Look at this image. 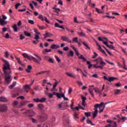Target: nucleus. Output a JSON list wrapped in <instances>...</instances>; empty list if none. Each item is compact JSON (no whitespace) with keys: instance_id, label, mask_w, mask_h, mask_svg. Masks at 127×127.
I'll return each instance as SVG.
<instances>
[{"instance_id":"a878e982","label":"nucleus","mask_w":127,"mask_h":127,"mask_svg":"<svg viewBox=\"0 0 127 127\" xmlns=\"http://www.w3.org/2000/svg\"><path fill=\"white\" fill-rule=\"evenodd\" d=\"M15 58L17 60L18 63L19 64H20V65H23V64H22L21 63V61H20V58H18V57H17L15 56Z\"/></svg>"},{"instance_id":"ea45409f","label":"nucleus","mask_w":127,"mask_h":127,"mask_svg":"<svg viewBox=\"0 0 127 127\" xmlns=\"http://www.w3.org/2000/svg\"><path fill=\"white\" fill-rule=\"evenodd\" d=\"M88 91H89L90 94H91L92 97H93V98H95V96L94 95V92H93V91L91 90V88H89L88 89Z\"/></svg>"},{"instance_id":"ddd939ff","label":"nucleus","mask_w":127,"mask_h":127,"mask_svg":"<svg viewBox=\"0 0 127 127\" xmlns=\"http://www.w3.org/2000/svg\"><path fill=\"white\" fill-rule=\"evenodd\" d=\"M81 99L82 100V102L81 103L82 106H83V107H86V100H87V98H86V97L81 95Z\"/></svg>"},{"instance_id":"c756f323","label":"nucleus","mask_w":127,"mask_h":127,"mask_svg":"<svg viewBox=\"0 0 127 127\" xmlns=\"http://www.w3.org/2000/svg\"><path fill=\"white\" fill-rule=\"evenodd\" d=\"M24 90H30V85H25L24 86Z\"/></svg>"},{"instance_id":"412c9836","label":"nucleus","mask_w":127,"mask_h":127,"mask_svg":"<svg viewBox=\"0 0 127 127\" xmlns=\"http://www.w3.org/2000/svg\"><path fill=\"white\" fill-rule=\"evenodd\" d=\"M29 113H30V110H26L23 113V115H25V116H27L30 118L31 117V116H29Z\"/></svg>"},{"instance_id":"7c9ffc66","label":"nucleus","mask_w":127,"mask_h":127,"mask_svg":"<svg viewBox=\"0 0 127 127\" xmlns=\"http://www.w3.org/2000/svg\"><path fill=\"white\" fill-rule=\"evenodd\" d=\"M82 44L84 45V46H85L86 48H87L88 49H89V50H90L91 49V48H90V47H89V46L88 45V44H87V43L83 42H82Z\"/></svg>"},{"instance_id":"4d7b16f0","label":"nucleus","mask_w":127,"mask_h":127,"mask_svg":"<svg viewBox=\"0 0 127 127\" xmlns=\"http://www.w3.org/2000/svg\"><path fill=\"white\" fill-rule=\"evenodd\" d=\"M34 102H36V103H40V99L39 98H35L34 99Z\"/></svg>"},{"instance_id":"dca6fc26","label":"nucleus","mask_w":127,"mask_h":127,"mask_svg":"<svg viewBox=\"0 0 127 127\" xmlns=\"http://www.w3.org/2000/svg\"><path fill=\"white\" fill-rule=\"evenodd\" d=\"M59 47H60L59 45H56L55 44H52L51 46V48L52 49H58V48H59Z\"/></svg>"},{"instance_id":"aec40b11","label":"nucleus","mask_w":127,"mask_h":127,"mask_svg":"<svg viewBox=\"0 0 127 127\" xmlns=\"http://www.w3.org/2000/svg\"><path fill=\"white\" fill-rule=\"evenodd\" d=\"M77 34L79 36H82V37H86V34L84 33V32H77Z\"/></svg>"},{"instance_id":"052dcab7","label":"nucleus","mask_w":127,"mask_h":127,"mask_svg":"<svg viewBox=\"0 0 127 127\" xmlns=\"http://www.w3.org/2000/svg\"><path fill=\"white\" fill-rule=\"evenodd\" d=\"M94 90L95 92V93H99L100 92V89L98 88H94Z\"/></svg>"},{"instance_id":"72a5a7b5","label":"nucleus","mask_w":127,"mask_h":127,"mask_svg":"<svg viewBox=\"0 0 127 127\" xmlns=\"http://www.w3.org/2000/svg\"><path fill=\"white\" fill-rule=\"evenodd\" d=\"M87 64L88 65V69H91L93 67V64H91L90 61H87Z\"/></svg>"},{"instance_id":"e2e57ef3","label":"nucleus","mask_w":127,"mask_h":127,"mask_svg":"<svg viewBox=\"0 0 127 127\" xmlns=\"http://www.w3.org/2000/svg\"><path fill=\"white\" fill-rule=\"evenodd\" d=\"M33 44H38V43L39 42V40H33L32 41Z\"/></svg>"},{"instance_id":"2eb2a0df","label":"nucleus","mask_w":127,"mask_h":127,"mask_svg":"<svg viewBox=\"0 0 127 127\" xmlns=\"http://www.w3.org/2000/svg\"><path fill=\"white\" fill-rule=\"evenodd\" d=\"M44 105L43 104H40L38 105V110H39V111L44 110Z\"/></svg>"},{"instance_id":"603ef678","label":"nucleus","mask_w":127,"mask_h":127,"mask_svg":"<svg viewBox=\"0 0 127 127\" xmlns=\"http://www.w3.org/2000/svg\"><path fill=\"white\" fill-rule=\"evenodd\" d=\"M95 9H96V12H98V13H103V11H102L99 8H95Z\"/></svg>"},{"instance_id":"4468645a","label":"nucleus","mask_w":127,"mask_h":127,"mask_svg":"<svg viewBox=\"0 0 127 127\" xmlns=\"http://www.w3.org/2000/svg\"><path fill=\"white\" fill-rule=\"evenodd\" d=\"M46 33L44 34V38H47V37H51L52 34L46 31Z\"/></svg>"},{"instance_id":"0e129e2a","label":"nucleus","mask_w":127,"mask_h":127,"mask_svg":"<svg viewBox=\"0 0 127 127\" xmlns=\"http://www.w3.org/2000/svg\"><path fill=\"white\" fill-rule=\"evenodd\" d=\"M115 86L116 87H121L122 86V84H121V82H119V83L115 84Z\"/></svg>"},{"instance_id":"69168bd1","label":"nucleus","mask_w":127,"mask_h":127,"mask_svg":"<svg viewBox=\"0 0 127 127\" xmlns=\"http://www.w3.org/2000/svg\"><path fill=\"white\" fill-rule=\"evenodd\" d=\"M28 22L30 23V24H34V21L33 20H29Z\"/></svg>"},{"instance_id":"3c124183","label":"nucleus","mask_w":127,"mask_h":127,"mask_svg":"<svg viewBox=\"0 0 127 127\" xmlns=\"http://www.w3.org/2000/svg\"><path fill=\"white\" fill-rule=\"evenodd\" d=\"M4 54H5V57H6V58H8V57L9 56V54H8V51L5 52Z\"/></svg>"},{"instance_id":"6e6d98bb","label":"nucleus","mask_w":127,"mask_h":127,"mask_svg":"<svg viewBox=\"0 0 127 127\" xmlns=\"http://www.w3.org/2000/svg\"><path fill=\"white\" fill-rule=\"evenodd\" d=\"M49 62L53 64H54V60H53L52 58H50V59L49 60Z\"/></svg>"},{"instance_id":"a18cd8bd","label":"nucleus","mask_w":127,"mask_h":127,"mask_svg":"<svg viewBox=\"0 0 127 127\" xmlns=\"http://www.w3.org/2000/svg\"><path fill=\"white\" fill-rule=\"evenodd\" d=\"M55 58L58 63H60L61 62V60L59 58V57H58V56H55Z\"/></svg>"},{"instance_id":"13d9d810","label":"nucleus","mask_w":127,"mask_h":127,"mask_svg":"<svg viewBox=\"0 0 127 127\" xmlns=\"http://www.w3.org/2000/svg\"><path fill=\"white\" fill-rule=\"evenodd\" d=\"M39 18L40 19H41V20H42V21H44V18L43 17V15H40L39 16Z\"/></svg>"},{"instance_id":"9b49d317","label":"nucleus","mask_w":127,"mask_h":127,"mask_svg":"<svg viewBox=\"0 0 127 127\" xmlns=\"http://www.w3.org/2000/svg\"><path fill=\"white\" fill-rule=\"evenodd\" d=\"M61 38L63 41H66V42H69V43H72V41L70 40L68 37L62 36Z\"/></svg>"},{"instance_id":"58836bf2","label":"nucleus","mask_w":127,"mask_h":127,"mask_svg":"<svg viewBox=\"0 0 127 127\" xmlns=\"http://www.w3.org/2000/svg\"><path fill=\"white\" fill-rule=\"evenodd\" d=\"M72 41H73V42H75V43H77L79 42V41L78 40V37H74L72 39Z\"/></svg>"},{"instance_id":"37998d69","label":"nucleus","mask_w":127,"mask_h":127,"mask_svg":"<svg viewBox=\"0 0 127 127\" xmlns=\"http://www.w3.org/2000/svg\"><path fill=\"white\" fill-rule=\"evenodd\" d=\"M22 56L24 58H29V56H28V55L26 53H23L22 54Z\"/></svg>"},{"instance_id":"39448f33","label":"nucleus","mask_w":127,"mask_h":127,"mask_svg":"<svg viewBox=\"0 0 127 127\" xmlns=\"http://www.w3.org/2000/svg\"><path fill=\"white\" fill-rule=\"evenodd\" d=\"M56 96H57L58 99H61V98H64V101H68V100H69L67 97H65V94L64 93H58L56 94Z\"/></svg>"},{"instance_id":"de8ad7c7","label":"nucleus","mask_w":127,"mask_h":127,"mask_svg":"<svg viewBox=\"0 0 127 127\" xmlns=\"http://www.w3.org/2000/svg\"><path fill=\"white\" fill-rule=\"evenodd\" d=\"M40 39V37H39V35H37V34H36L35 35V37L34 38V39H35L36 40H38L39 39Z\"/></svg>"},{"instance_id":"c03bdc74","label":"nucleus","mask_w":127,"mask_h":127,"mask_svg":"<svg viewBox=\"0 0 127 127\" xmlns=\"http://www.w3.org/2000/svg\"><path fill=\"white\" fill-rule=\"evenodd\" d=\"M84 115H85L86 117L89 118V117H91V112H85L84 113Z\"/></svg>"},{"instance_id":"e433bc0d","label":"nucleus","mask_w":127,"mask_h":127,"mask_svg":"<svg viewBox=\"0 0 127 127\" xmlns=\"http://www.w3.org/2000/svg\"><path fill=\"white\" fill-rule=\"evenodd\" d=\"M51 57L48 56H46L44 57V60H45L46 61H49V60L50 59Z\"/></svg>"},{"instance_id":"1a4fd4ad","label":"nucleus","mask_w":127,"mask_h":127,"mask_svg":"<svg viewBox=\"0 0 127 127\" xmlns=\"http://www.w3.org/2000/svg\"><path fill=\"white\" fill-rule=\"evenodd\" d=\"M46 73L47 74H49V73H50V71L45 70V71H40L39 72H37L35 73V76H38V75H44V74Z\"/></svg>"},{"instance_id":"423d86ee","label":"nucleus","mask_w":127,"mask_h":127,"mask_svg":"<svg viewBox=\"0 0 127 127\" xmlns=\"http://www.w3.org/2000/svg\"><path fill=\"white\" fill-rule=\"evenodd\" d=\"M0 112H7V106L5 104H0Z\"/></svg>"},{"instance_id":"f8f14e48","label":"nucleus","mask_w":127,"mask_h":127,"mask_svg":"<svg viewBox=\"0 0 127 127\" xmlns=\"http://www.w3.org/2000/svg\"><path fill=\"white\" fill-rule=\"evenodd\" d=\"M63 121L64 123L69 125V116L68 115H64L63 117Z\"/></svg>"},{"instance_id":"8fccbe9b","label":"nucleus","mask_w":127,"mask_h":127,"mask_svg":"<svg viewBox=\"0 0 127 127\" xmlns=\"http://www.w3.org/2000/svg\"><path fill=\"white\" fill-rule=\"evenodd\" d=\"M127 117L121 116V121H122V122H125V121H127Z\"/></svg>"},{"instance_id":"a211bd4d","label":"nucleus","mask_w":127,"mask_h":127,"mask_svg":"<svg viewBox=\"0 0 127 127\" xmlns=\"http://www.w3.org/2000/svg\"><path fill=\"white\" fill-rule=\"evenodd\" d=\"M57 85H58V82H56L54 83L53 85V88L51 90V92H53V91H55V89L56 88V87H57Z\"/></svg>"},{"instance_id":"b1692460","label":"nucleus","mask_w":127,"mask_h":127,"mask_svg":"<svg viewBox=\"0 0 127 127\" xmlns=\"http://www.w3.org/2000/svg\"><path fill=\"white\" fill-rule=\"evenodd\" d=\"M0 102H7V99L5 97L1 96L0 97Z\"/></svg>"},{"instance_id":"f257e3e1","label":"nucleus","mask_w":127,"mask_h":127,"mask_svg":"<svg viewBox=\"0 0 127 127\" xmlns=\"http://www.w3.org/2000/svg\"><path fill=\"white\" fill-rule=\"evenodd\" d=\"M2 61L4 63L2 65V70L5 76V81L7 84H9V82H11V79H10L11 75H10V74L12 72L10 69V65L7 61L3 59H2Z\"/></svg>"},{"instance_id":"774afa93","label":"nucleus","mask_w":127,"mask_h":127,"mask_svg":"<svg viewBox=\"0 0 127 127\" xmlns=\"http://www.w3.org/2000/svg\"><path fill=\"white\" fill-rule=\"evenodd\" d=\"M123 69H125V70H127V67H126V63H123Z\"/></svg>"},{"instance_id":"6e6552de","label":"nucleus","mask_w":127,"mask_h":127,"mask_svg":"<svg viewBox=\"0 0 127 127\" xmlns=\"http://www.w3.org/2000/svg\"><path fill=\"white\" fill-rule=\"evenodd\" d=\"M28 103H29V102L27 101H21L20 103V105L16 107V108L17 109H20L21 108L23 107V106H26V105H27V104H28Z\"/></svg>"},{"instance_id":"4c0bfd02","label":"nucleus","mask_w":127,"mask_h":127,"mask_svg":"<svg viewBox=\"0 0 127 127\" xmlns=\"http://www.w3.org/2000/svg\"><path fill=\"white\" fill-rule=\"evenodd\" d=\"M66 75L68 76V77H71V78H75V76L72 73L66 72Z\"/></svg>"},{"instance_id":"20e7f679","label":"nucleus","mask_w":127,"mask_h":127,"mask_svg":"<svg viewBox=\"0 0 127 127\" xmlns=\"http://www.w3.org/2000/svg\"><path fill=\"white\" fill-rule=\"evenodd\" d=\"M35 56L38 58V59H36V58L31 56L30 58H32L33 60H34V62H35L36 63H40V62L42 61V59H41V57H39L38 55L36 54H34Z\"/></svg>"},{"instance_id":"09e8293b","label":"nucleus","mask_w":127,"mask_h":127,"mask_svg":"<svg viewBox=\"0 0 127 127\" xmlns=\"http://www.w3.org/2000/svg\"><path fill=\"white\" fill-rule=\"evenodd\" d=\"M46 101V98H42V99H40V103H44Z\"/></svg>"},{"instance_id":"680f3d73","label":"nucleus","mask_w":127,"mask_h":127,"mask_svg":"<svg viewBox=\"0 0 127 127\" xmlns=\"http://www.w3.org/2000/svg\"><path fill=\"white\" fill-rule=\"evenodd\" d=\"M31 120H32V123H34V124H37V120H36L32 118H31Z\"/></svg>"},{"instance_id":"bf43d9fd","label":"nucleus","mask_w":127,"mask_h":127,"mask_svg":"<svg viewBox=\"0 0 127 127\" xmlns=\"http://www.w3.org/2000/svg\"><path fill=\"white\" fill-rule=\"evenodd\" d=\"M38 27H39V29H41V30L45 29V28L43 26H40L39 25H38Z\"/></svg>"},{"instance_id":"cd10ccee","label":"nucleus","mask_w":127,"mask_h":127,"mask_svg":"<svg viewBox=\"0 0 127 127\" xmlns=\"http://www.w3.org/2000/svg\"><path fill=\"white\" fill-rule=\"evenodd\" d=\"M12 28L13 29V30L14 32H17V26L16 25V24H15L13 26Z\"/></svg>"},{"instance_id":"7ed1b4c3","label":"nucleus","mask_w":127,"mask_h":127,"mask_svg":"<svg viewBox=\"0 0 127 127\" xmlns=\"http://www.w3.org/2000/svg\"><path fill=\"white\" fill-rule=\"evenodd\" d=\"M70 47L71 48H72V49L74 50L75 54L77 55L78 58H79V59H82V61H83L84 62L87 61V59L85 57H84V56L83 55H80V53L78 52V50L75 47H74V46L71 45Z\"/></svg>"},{"instance_id":"a19ab883","label":"nucleus","mask_w":127,"mask_h":127,"mask_svg":"<svg viewBox=\"0 0 127 127\" xmlns=\"http://www.w3.org/2000/svg\"><path fill=\"white\" fill-rule=\"evenodd\" d=\"M87 123L88 124H90V125H91V126H95V124H93V123H92V121L88 119L87 121Z\"/></svg>"},{"instance_id":"473e14b6","label":"nucleus","mask_w":127,"mask_h":127,"mask_svg":"<svg viewBox=\"0 0 127 127\" xmlns=\"http://www.w3.org/2000/svg\"><path fill=\"white\" fill-rule=\"evenodd\" d=\"M121 93V89H115L114 91L115 95H119Z\"/></svg>"},{"instance_id":"f3484780","label":"nucleus","mask_w":127,"mask_h":127,"mask_svg":"<svg viewBox=\"0 0 127 127\" xmlns=\"http://www.w3.org/2000/svg\"><path fill=\"white\" fill-rule=\"evenodd\" d=\"M31 70H32V66L29 65H28V67L25 69V71L27 73H30V72H31Z\"/></svg>"},{"instance_id":"6ab92c4d","label":"nucleus","mask_w":127,"mask_h":127,"mask_svg":"<svg viewBox=\"0 0 127 127\" xmlns=\"http://www.w3.org/2000/svg\"><path fill=\"white\" fill-rule=\"evenodd\" d=\"M115 80H118V78L114 77H108L109 82H113V81H115Z\"/></svg>"},{"instance_id":"0eeeda50","label":"nucleus","mask_w":127,"mask_h":127,"mask_svg":"<svg viewBox=\"0 0 127 127\" xmlns=\"http://www.w3.org/2000/svg\"><path fill=\"white\" fill-rule=\"evenodd\" d=\"M38 118L41 122H45L47 120V114H43L41 116H39Z\"/></svg>"},{"instance_id":"2f4dec72","label":"nucleus","mask_w":127,"mask_h":127,"mask_svg":"<svg viewBox=\"0 0 127 127\" xmlns=\"http://www.w3.org/2000/svg\"><path fill=\"white\" fill-rule=\"evenodd\" d=\"M111 125V127H118V126L117 125V122H116L115 121H112Z\"/></svg>"},{"instance_id":"f03ea898","label":"nucleus","mask_w":127,"mask_h":127,"mask_svg":"<svg viewBox=\"0 0 127 127\" xmlns=\"http://www.w3.org/2000/svg\"><path fill=\"white\" fill-rule=\"evenodd\" d=\"M104 102H101L100 104H96L94 107V112H93L92 113V115H93V119H95V118H97V116H98V112H99V111H98V108H99V109H101V107H103V105H104Z\"/></svg>"},{"instance_id":"5fc2aeb1","label":"nucleus","mask_w":127,"mask_h":127,"mask_svg":"<svg viewBox=\"0 0 127 127\" xmlns=\"http://www.w3.org/2000/svg\"><path fill=\"white\" fill-rule=\"evenodd\" d=\"M95 61H99L100 63L103 61V59L102 58L99 57L97 59L95 60Z\"/></svg>"},{"instance_id":"393cba45","label":"nucleus","mask_w":127,"mask_h":127,"mask_svg":"<svg viewBox=\"0 0 127 127\" xmlns=\"http://www.w3.org/2000/svg\"><path fill=\"white\" fill-rule=\"evenodd\" d=\"M63 105V108L64 110L65 108H68L69 107V105H68V102H64V103H62Z\"/></svg>"},{"instance_id":"338daca9","label":"nucleus","mask_w":127,"mask_h":127,"mask_svg":"<svg viewBox=\"0 0 127 127\" xmlns=\"http://www.w3.org/2000/svg\"><path fill=\"white\" fill-rule=\"evenodd\" d=\"M93 78H99V76H98V74H93L92 75Z\"/></svg>"},{"instance_id":"79ce46f5","label":"nucleus","mask_w":127,"mask_h":127,"mask_svg":"<svg viewBox=\"0 0 127 127\" xmlns=\"http://www.w3.org/2000/svg\"><path fill=\"white\" fill-rule=\"evenodd\" d=\"M17 105H18V101H15L13 102V107H17Z\"/></svg>"},{"instance_id":"bb28decb","label":"nucleus","mask_w":127,"mask_h":127,"mask_svg":"<svg viewBox=\"0 0 127 127\" xmlns=\"http://www.w3.org/2000/svg\"><path fill=\"white\" fill-rule=\"evenodd\" d=\"M97 64H95L93 65L94 68H95L96 69H98V68H100V69H103V68H104V66L102 65H98L97 66Z\"/></svg>"},{"instance_id":"49530a36","label":"nucleus","mask_w":127,"mask_h":127,"mask_svg":"<svg viewBox=\"0 0 127 127\" xmlns=\"http://www.w3.org/2000/svg\"><path fill=\"white\" fill-rule=\"evenodd\" d=\"M76 71H80V72H81L82 75H83L84 77H87V74H85V73H84V72H83V71H82L80 68H77Z\"/></svg>"},{"instance_id":"5701e85b","label":"nucleus","mask_w":127,"mask_h":127,"mask_svg":"<svg viewBox=\"0 0 127 127\" xmlns=\"http://www.w3.org/2000/svg\"><path fill=\"white\" fill-rule=\"evenodd\" d=\"M43 127H52V125L48 123H45L44 124Z\"/></svg>"},{"instance_id":"c9c22d12","label":"nucleus","mask_w":127,"mask_h":127,"mask_svg":"<svg viewBox=\"0 0 127 127\" xmlns=\"http://www.w3.org/2000/svg\"><path fill=\"white\" fill-rule=\"evenodd\" d=\"M51 51H52V50L51 49H45V50H44V51H43V53H45V52L46 53H48V52H51Z\"/></svg>"},{"instance_id":"864d4df0","label":"nucleus","mask_w":127,"mask_h":127,"mask_svg":"<svg viewBox=\"0 0 127 127\" xmlns=\"http://www.w3.org/2000/svg\"><path fill=\"white\" fill-rule=\"evenodd\" d=\"M69 55L71 56V57H74V52L73 51H69Z\"/></svg>"},{"instance_id":"f704fd0d","label":"nucleus","mask_w":127,"mask_h":127,"mask_svg":"<svg viewBox=\"0 0 127 127\" xmlns=\"http://www.w3.org/2000/svg\"><path fill=\"white\" fill-rule=\"evenodd\" d=\"M104 44L107 46L108 48H111V46H112V45H109L107 41L103 42Z\"/></svg>"},{"instance_id":"c85d7f7f","label":"nucleus","mask_w":127,"mask_h":127,"mask_svg":"<svg viewBox=\"0 0 127 127\" xmlns=\"http://www.w3.org/2000/svg\"><path fill=\"white\" fill-rule=\"evenodd\" d=\"M24 34L25 35V36H27L28 37H30V36H31V34H30V33L27 32L26 31H24Z\"/></svg>"},{"instance_id":"9d476101","label":"nucleus","mask_w":127,"mask_h":127,"mask_svg":"<svg viewBox=\"0 0 127 127\" xmlns=\"http://www.w3.org/2000/svg\"><path fill=\"white\" fill-rule=\"evenodd\" d=\"M7 24V21H5V20L0 18V25L1 26H4V25H6Z\"/></svg>"},{"instance_id":"4be33fe9","label":"nucleus","mask_w":127,"mask_h":127,"mask_svg":"<svg viewBox=\"0 0 127 127\" xmlns=\"http://www.w3.org/2000/svg\"><path fill=\"white\" fill-rule=\"evenodd\" d=\"M53 9H54L55 10V11H54V12H56L58 14V13H59L60 11H61V9H60V8H56L55 7H54L53 8Z\"/></svg>"}]
</instances>
